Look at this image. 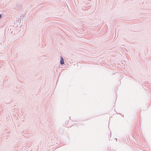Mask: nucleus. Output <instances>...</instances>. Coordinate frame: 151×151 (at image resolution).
Returning a JSON list of instances; mask_svg holds the SVG:
<instances>
[{
  "instance_id": "1",
  "label": "nucleus",
  "mask_w": 151,
  "mask_h": 151,
  "mask_svg": "<svg viewBox=\"0 0 151 151\" xmlns=\"http://www.w3.org/2000/svg\"><path fill=\"white\" fill-rule=\"evenodd\" d=\"M64 60L62 57L60 58V63L61 64H63L64 63Z\"/></svg>"
},
{
  "instance_id": "2",
  "label": "nucleus",
  "mask_w": 151,
  "mask_h": 151,
  "mask_svg": "<svg viewBox=\"0 0 151 151\" xmlns=\"http://www.w3.org/2000/svg\"><path fill=\"white\" fill-rule=\"evenodd\" d=\"M1 17V15L0 14V18Z\"/></svg>"
}]
</instances>
